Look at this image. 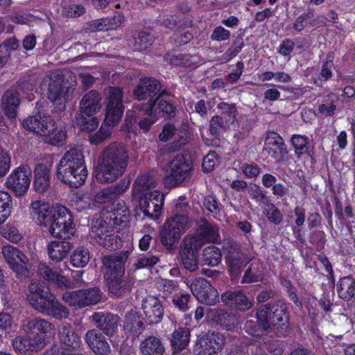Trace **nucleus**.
<instances>
[{
	"label": "nucleus",
	"mask_w": 355,
	"mask_h": 355,
	"mask_svg": "<svg viewBox=\"0 0 355 355\" xmlns=\"http://www.w3.org/2000/svg\"><path fill=\"white\" fill-rule=\"evenodd\" d=\"M190 340V330L187 327H180L174 331L171 338V345L174 352L184 349Z\"/></svg>",
	"instance_id": "obj_34"
},
{
	"label": "nucleus",
	"mask_w": 355,
	"mask_h": 355,
	"mask_svg": "<svg viewBox=\"0 0 355 355\" xmlns=\"http://www.w3.org/2000/svg\"><path fill=\"white\" fill-rule=\"evenodd\" d=\"M37 274L40 277L44 278L49 282L54 284L58 287L71 288L72 286L70 282L68 281L64 276L58 273L57 271L53 270L45 263H40L39 264Z\"/></svg>",
	"instance_id": "obj_26"
},
{
	"label": "nucleus",
	"mask_w": 355,
	"mask_h": 355,
	"mask_svg": "<svg viewBox=\"0 0 355 355\" xmlns=\"http://www.w3.org/2000/svg\"><path fill=\"white\" fill-rule=\"evenodd\" d=\"M337 292L339 297L349 300L355 295V280L352 277L340 279L337 284Z\"/></svg>",
	"instance_id": "obj_41"
},
{
	"label": "nucleus",
	"mask_w": 355,
	"mask_h": 355,
	"mask_svg": "<svg viewBox=\"0 0 355 355\" xmlns=\"http://www.w3.org/2000/svg\"><path fill=\"white\" fill-rule=\"evenodd\" d=\"M249 261L250 259L247 256H241V254H232V256H228L227 263L231 279L234 280L239 277L243 268Z\"/></svg>",
	"instance_id": "obj_35"
},
{
	"label": "nucleus",
	"mask_w": 355,
	"mask_h": 355,
	"mask_svg": "<svg viewBox=\"0 0 355 355\" xmlns=\"http://www.w3.org/2000/svg\"><path fill=\"white\" fill-rule=\"evenodd\" d=\"M58 338L64 348L75 352L81 345V340L73 327L67 323H62L58 327Z\"/></svg>",
	"instance_id": "obj_22"
},
{
	"label": "nucleus",
	"mask_w": 355,
	"mask_h": 355,
	"mask_svg": "<svg viewBox=\"0 0 355 355\" xmlns=\"http://www.w3.org/2000/svg\"><path fill=\"white\" fill-rule=\"evenodd\" d=\"M221 300L225 305L245 311L250 309L254 305V300L248 299L243 291H226L221 295Z\"/></svg>",
	"instance_id": "obj_21"
},
{
	"label": "nucleus",
	"mask_w": 355,
	"mask_h": 355,
	"mask_svg": "<svg viewBox=\"0 0 355 355\" xmlns=\"http://www.w3.org/2000/svg\"><path fill=\"white\" fill-rule=\"evenodd\" d=\"M217 108L220 110V114L223 119L228 123L232 124L236 116V108L234 103L229 104L225 102H220L217 105Z\"/></svg>",
	"instance_id": "obj_54"
},
{
	"label": "nucleus",
	"mask_w": 355,
	"mask_h": 355,
	"mask_svg": "<svg viewBox=\"0 0 355 355\" xmlns=\"http://www.w3.org/2000/svg\"><path fill=\"white\" fill-rule=\"evenodd\" d=\"M83 294V289L76 291H66L62 294V300L69 306L81 309L85 307Z\"/></svg>",
	"instance_id": "obj_46"
},
{
	"label": "nucleus",
	"mask_w": 355,
	"mask_h": 355,
	"mask_svg": "<svg viewBox=\"0 0 355 355\" xmlns=\"http://www.w3.org/2000/svg\"><path fill=\"white\" fill-rule=\"evenodd\" d=\"M137 108L139 109V112H143L142 114L146 115V117H144L139 121L138 124L139 128L145 131H148L150 126L157 119L156 108L155 107L150 113L147 110V106H137Z\"/></svg>",
	"instance_id": "obj_52"
},
{
	"label": "nucleus",
	"mask_w": 355,
	"mask_h": 355,
	"mask_svg": "<svg viewBox=\"0 0 355 355\" xmlns=\"http://www.w3.org/2000/svg\"><path fill=\"white\" fill-rule=\"evenodd\" d=\"M37 84V78L35 75H29L24 77L19 81L18 89L23 93L32 91Z\"/></svg>",
	"instance_id": "obj_61"
},
{
	"label": "nucleus",
	"mask_w": 355,
	"mask_h": 355,
	"mask_svg": "<svg viewBox=\"0 0 355 355\" xmlns=\"http://www.w3.org/2000/svg\"><path fill=\"white\" fill-rule=\"evenodd\" d=\"M223 345V338L214 332L198 336L193 353L195 355H218Z\"/></svg>",
	"instance_id": "obj_11"
},
{
	"label": "nucleus",
	"mask_w": 355,
	"mask_h": 355,
	"mask_svg": "<svg viewBox=\"0 0 355 355\" xmlns=\"http://www.w3.org/2000/svg\"><path fill=\"white\" fill-rule=\"evenodd\" d=\"M96 327L108 336H113L118 329L119 318L111 313L96 312L92 315Z\"/></svg>",
	"instance_id": "obj_19"
},
{
	"label": "nucleus",
	"mask_w": 355,
	"mask_h": 355,
	"mask_svg": "<svg viewBox=\"0 0 355 355\" xmlns=\"http://www.w3.org/2000/svg\"><path fill=\"white\" fill-rule=\"evenodd\" d=\"M21 328L25 336L16 337L12 345L16 351L22 354L43 347L55 327L49 320L36 317L24 321Z\"/></svg>",
	"instance_id": "obj_3"
},
{
	"label": "nucleus",
	"mask_w": 355,
	"mask_h": 355,
	"mask_svg": "<svg viewBox=\"0 0 355 355\" xmlns=\"http://www.w3.org/2000/svg\"><path fill=\"white\" fill-rule=\"evenodd\" d=\"M170 96L171 94H169V96H164L157 101L155 105L157 116L162 114L163 116H167L168 118H173L175 116V108L168 101Z\"/></svg>",
	"instance_id": "obj_49"
},
{
	"label": "nucleus",
	"mask_w": 355,
	"mask_h": 355,
	"mask_svg": "<svg viewBox=\"0 0 355 355\" xmlns=\"http://www.w3.org/2000/svg\"><path fill=\"white\" fill-rule=\"evenodd\" d=\"M12 198L6 191H0V224H2L11 212Z\"/></svg>",
	"instance_id": "obj_51"
},
{
	"label": "nucleus",
	"mask_w": 355,
	"mask_h": 355,
	"mask_svg": "<svg viewBox=\"0 0 355 355\" xmlns=\"http://www.w3.org/2000/svg\"><path fill=\"white\" fill-rule=\"evenodd\" d=\"M230 125L222 116L216 115L210 119L209 132L211 135L217 137L222 131L229 128Z\"/></svg>",
	"instance_id": "obj_56"
},
{
	"label": "nucleus",
	"mask_w": 355,
	"mask_h": 355,
	"mask_svg": "<svg viewBox=\"0 0 355 355\" xmlns=\"http://www.w3.org/2000/svg\"><path fill=\"white\" fill-rule=\"evenodd\" d=\"M139 351L141 355H163L165 349L159 338L150 336L141 342Z\"/></svg>",
	"instance_id": "obj_33"
},
{
	"label": "nucleus",
	"mask_w": 355,
	"mask_h": 355,
	"mask_svg": "<svg viewBox=\"0 0 355 355\" xmlns=\"http://www.w3.org/2000/svg\"><path fill=\"white\" fill-rule=\"evenodd\" d=\"M49 132L48 135H44L45 140L53 146L62 145L66 139V132L62 128H58L55 125L54 121L52 120L49 125L48 130Z\"/></svg>",
	"instance_id": "obj_42"
},
{
	"label": "nucleus",
	"mask_w": 355,
	"mask_h": 355,
	"mask_svg": "<svg viewBox=\"0 0 355 355\" xmlns=\"http://www.w3.org/2000/svg\"><path fill=\"white\" fill-rule=\"evenodd\" d=\"M189 210L187 202H178L175 205L174 214L165 220L160 230V241L168 250L175 249L181 236L192 226Z\"/></svg>",
	"instance_id": "obj_5"
},
{
	"label": "nucleus",
	"mask_w": 355,
	"mask_h": 355,
	"mask_svg": "<svg viewBox=\"0 0 355 355\" xmlns=\"http://www.w3.org/2000/svg\"><path fill=\"white\" fill-rule=\"evenodd\" d=\"M2 254L17 275L22 277L28 274L27 268L28 260L19 250L12 245H6L2 248Z\"/></svg>",
	"instance_id": "obj_15"
},
{
	"label": "nucleus",
	"mask_w": 355,
	"mask_h": 355,
	"mask_svg": "<svg viewBox=\"0 0 355 355\" xmlns=\"http://www.w3.org/2000/svg\"><path fill=\"white\" fill-rule=\"evenodd\" d=\"M182 263L185 269L190 272L196 271L198 269L197 252H180Z\"/></svg>",
	"instance_id": "obj_57"
},
{
	"label": "nucleus",
	"mask_w": 355,
	"mask_h": 355,
	"mask_svg": "<svg viewBox=\"0 0 355 355\" xmlns=\"http://www.w3.org/2000/svg\"><path fill=\"white\" fill-rule=\"evenodd\" d=\"M218 159L216 152H210L203 159L202 169L205 172L209 173L211 171L214 166L218 164Z\"/></svg>",
	"instance_id": "obj_63"
},
{
	"label": "nucleus",
	"mask_w": 355,
	"mask_h": 355,
	"mask_svg": "<svg viewBox=\"0 0 355 355\" xmlns=\"http://www.w3.org/2000/svg\"><path fill=\"white\" fill-rule=\"evenodd\" d=\"M101 95L96 90L86 93L80 102V114H96L101 109Z\"/></svg>",
	"instance_id": "obj_25"
},
{
	"label": "nucleus",
	"mask_w": 355,
	"mask_h": 355,
	"mask_svg": "<svg viewBox=\"0 0 355 355\" xmlns=\"http://www.w3.org/2000/svg\"><path fill=\"white\" fill-rule=\"evenodd\" d=\"M89 259V250L83 247L78 248L71 256V263L75 267L85 266Z\"/></svg>",
	"instance_id": "obj_53"
},
{
	"label": "nucleus",
	"mask_w": 355,
	"mask_h": 355,
	"mask_svg": "<svg viewBox=\"0 0 355 355\" xmlns=\"http://www.w3.org/2000/svg\"><path fill=\"white\" fill-rule=\"evenodd\" d=\"M48 83V98L54 103L64 107L67 87L62 85V77L57 73H52L43 80Z\"/></svg>",
	"instance_id": "obj_18"
},
{
	"label": "nucleus",
	"mask_w": 355,
	"mask_h": 355,
	"mask_svg": "<svg viewBox=\"0 0 355 355\" xmlns=\"http://www.w3.org/2000/svg\"><path fill=\"white\" fill-rule=\"evenodd\" d=\"M58 180L71 187L78 188L85 181L87 170L82 152L76 148L67 150L56 168Z\"/></svg>",
	"instance_id": "obj_6"
},
{
	"label": "nucleus",
	"mask_w": 355,
	"mask_h": 355,
	"mask_svg": "<svg viewBox=\"0 0 355 355\" xmlns=\"http://www.w3.org/2000/svg\"><path fill=\"white\" fill-rule=\"evenodd\" d=\"M291 144L297 158L305 154L311 155L309 138L306 136L293 135L291 137Z\"/></svg>",
	"instance_id": "obj_43"
},
{
	"label": "nucleus",
	"mask_w": 355,
	"mask_h": 355,
	"mask_svg": "<svg viewBox=\"0 0 355 355\" xmlns=\"http://www.w3.org/2000/svg\"><path fill=\"white\" fill-rule=\"evenodd\" d=\"M157 181L151 174L139 175L134 183L133 194L135 196H148L150 191L157 190Z\"/></svg>",
	"instance_id": "obj_27"
},
{
	"label": "nucleus",
	"mask_w": 355,
	"mask_h": 355,
	"mask_svg": "<svg viewBox=\"0 0 355 355\" xmlns=\"http://www.w3.org/2000/svg\"><path fill=\"white\" fill-rule=\"evenodd\" d=\"M51 121L52 119L49 116L36 114L25 119L23 121L22 125L25 129L43 136L44 135H48L49 132V130H47Z\"/></svg>",
	"instance_id": "obj_24"
},
{
	"label": "nucleus",
	"mask_w": 355,
	"mask_h": 355,
	"mask_svg": "<svg viewBox=\"0 0 355 355\" xmlns=\"http://www.w3.org/2000/svg\"><path fill=\"white\" fill-rule=\"evenodd\" d=\"M211 317L216 323L223 326L229 331H234L238 329L240 324L239 316L225 310H212L211 311Z\"/></svg>",
	"instance_id": "obj_28"
},
{
	"label": "nucleus",
	"mask_w": 355,
	"mask_h": 355,
	"mask_svg": "<svg viewBox=\"0 0 355 355\" xmlns=\"http://www.w3.org/2000/svg\"><path fill=\"white\" fill-rule=\"evenodd\" d=\"M85 306L96 304L102 298V292L97 287L83 289Z\"/></svg>",
	"instance_id": "obj_58"
},
{
	"label": "nucleus",
	"mask_w": 355,
	"mask_h": 355,
	"mask_svg": "<svg viewBox=\"0 0 355 355\" xmlns=\"http://www.w3.org/2000/svg\"><path fill=\"white\" fill-rule=\"evenodd\" d=\"M193 165L184 155H177L169 163L165 177V182L170 187H176L188 181L191 175Z\"/></svg>",
	"instance_id": "obj_9"
},
{
	"label": "nucleus",
	"mask_w": 355,
	"mask_h": 355,
	"mask_svg": "<svg viewBox=\"0 0 355 355\" xmlns=\"http://www.w3.org/2000/svg\"><path fill=\"white\" fill-rule=\"evenodd\" d=\"M154 41V36L148 31H140L128 41L129 46L134 50L141 51L150 47Z\"/></svg>",
	"instance_id": "obj_37"
},
{
	"label": "nucleus",
	"mask_w": 355,
	"mask_h": 355,
	"mask_svg": "<svg viewBox=\"0 0 355 355\" xmlns=\"http://www.w3.org/2000/svg\"><path fill=\"white\" fill-rule=\"evenodd\" d=\"M287 146L283 138L275 132H269L264 141L263 153L269 155L277 164L285 161L288 155Z\"/></svg>",
	"instance_id": "obj_12"
},
{
	"label": "nucleus",
	"mask_w": 355,
	"mask_h": 355,
	"mask_svg": "<svg viewBox=\"0 0 355 355\" xmlns=\"http://www.w3.org/2000/svg\"><path fill=\"white\" fill-rule=\"evenodd\" d=\"M177 287V284L173 281L168 279H162L157 284L159 295L164 299L172 297Z\"/></svg>",
	"instance_id": "obj_59"
},
{
	"label": "nucleus",
	"mask_w": 355,
	"mask_h": 355,
	"mask_svg": "<svg viewBox=\"0 0 355 355\" xmlns=\"http://www.w3.org/2000/svg\"><path fill=\"white\" fill-rule=\"evenodd\" d=\"M204 206L205 208L214 215H218L220 213V205L216 198L212 196H207L204 200Z\"/></svg>",
	"instance_id": "obj_64"
},
{
	"label": "nucleus",
	"mask_w": 355,
	"mask_h": 355,
	"mask_svg": "<svg viewBox=\"0 0 355 355\" xmlns=\"http://www.w3.org/2000/svg\"><path fill=\"white\" fill-rule=\"evenodd\" d=\"M105 95L106 96L105 123L115 125L120 121L123 113V89L119 87H110L105 89Z\"/></svg>",
	"instance_id": "obj_10"
},
{
	"label": "nucleus",
	"mask_w": 355,
	"mask_h": 355,
	"mask_svg": "<svg viewBox=\"0 0 355 355\" xmlns=\"http://www.w3.org/2000/svg\"><path fill=\"white\" fill-rule=\"evenodd\" d=\"M116 208L107 214V219L109 218L108 224L114 227L122 225L128 219L129 209L123 202L118 203Z\"/></svg>",
	"instance_id": "obj_40"
},
{
	"label": "nucleus",
	"mask_w": 355,
	"mask_h": 355,
	"mask_svg": "<svg viewBox=\"0 0 355 355\" xmlns=\"http://www.w3.org/2000/svg\"><path fill=\"white\" fill-rule=\"evenodd\" d=\"M31 169L28 165H22L15 170L7 178L6 185L17 195L24 194L31 184Z\"/></svg>",
	"instance_id": "obj_16"
},
{
	"label": "nucleus",
	"mask_w": 355,
	"mask_h": 355,
	"mask_svg": "<svg viewBox=\"0 0 355 355\" xmlns=\"http://www.w3.org/2000/svg\"><path fill=\"white\" fill-rule=\"evenodd\" d=\"M85 341L94 353L98 355H107L110 347L105 338L97 329L89 330L85 334Z\"/></svg>",
	"instance_id": "obj_23"
},
{
	"label": "nucleus",
	"mask_w": 355,
	"mask_h": 355,
	"mask_svg": "<svg viewBox=\"0 0 355 355\" xmlns=\"http://www.w3.org/2000/svg\"><path fill=\"white\" fill-rule=\"evenodd\" d=\"M286 309V304L281 300L261 305L257 309V322L267 331L283 335L288 328Z\"/></svg>",
	"instance_id": "obj_7"
},
{
	"label": "nucleus",
	"mask_w": 355,
	"mask_h": 355,
	"mask_svg": "<svg viewBox=\"0 0 355 355\" xmlns=\"http://www.w3.org/2000/svg\"><path fill=\"white\" fill-rule=\"evenodd\" d=\"M172 140L173 143L171 144L170 149L173 151L178 150L182 146L187 144L190 140V135L187 128L185 126L177 128Z\"/></svg>",
	"instance_id": "obj_45"
},
{
	"label": "nucleus",
	"mask_w": 355,
	"mask_h": 355,
	"mask_svg": "<svg viewBox=\"0 0 355 355\" xmlns=\"http://www.w3.org/2000/svg\"><path fill=\"white\" fill-rule=\"evenodd\" d=\"M313 17V10H309L297 17L293 24V28L297 32H301L309 26H315L316 24V19Z\"/></svg>",
	"instance_id": "obj_47"
},
{
	"label": "nucleus",
	"mask_w": 355,
	"mask_h": 355,
	"mask_svg": "<svg viewBox=\"0 0 355 355\" xmlns=\"http://www.w3.org/2000/svg\"><path fill=\"white\" fill-rule=\"evenodd\" d=\"M129 254L128 251H121L104 256L102 258V263L105 276L124 275L125 263Z\"/></svg>",
	"instance_id": "obj_17"
},
{
	"label": "nucleus",
	"mask_w": 355,
	"mask_h": 355,
	"mask_svg": "<svg viewBox=\"0 0 355 355\" xmlns=\"http://www.w3.org/2000/svg\"><path fill=\"white\" fill-rule=\"evenodd\" d=\"M28 291L27 300L31 306L37 311L57 320L69 316L68 309L55 300L44 283L32 281L28 285Z\"/></svg>",
	"instance_id": "obj_4"
},
{
	"label": "nucleus",
	"mask_w": 355,
	"mask_h": 355,
	"mask_svg": "<svg viewBox=\"0 0 355 355\" xmlns=\"http://www.w3.org/2000/svg\"><path fill=\"white\" fill-rule=\"evenodd\" d=\"M133 95L138 101H148L141 106H147V110L150 113L157 101L164 96H169V93L166 89H162L160 83L157 80L145 77L139 80L133 90Z\"/></svg>",
	"instance_id": "obj_8"
},
{
	"label": "nucleus",
	"mask_w": 355,
	"mask_h": 355,
	"mask_svg": "<svg viewBox=\"0 0 355 355\" xmlns=\"http://www.w3.org/2000/svg\"><path fill=\"white\" fill-rule=\"evenodd\" d=\"M199 239L204 245L206 243H215L219 237L218 227L209 223H204L200 225L196 231Z\"/></svg>",
	"instance_id": "obj_38"
},
{
	"label": "nucleus",
	"mask_w": 355,
	"mask_h": 355,
	"mask_svg": "<svg viewBox=\"0 0 355 355\" xmlns=\"http://www.w3.org/2000/svg\"><path fill=\"white\" fill-rule=\"evenodd\" d=\"M94 115L78 113L76 117V123L82 130L94 131L98 125V120Z\"/></svg>",
	"instance_id": "obj_44"
},
{
	"label": "nucleus",
	"mask_w": 355,
	"mask_h": 355,
	"mask_svg": "<svg viewBox=\"0 0 355 355\" xmlns=\"http://www.w3.org/2000/svg\"><path fill=\"white\" fill-rule=\"evenodd\" d=\"M202 241L199 239L196 234L187 235L182 240L180 252H197L202 247Z\"/></svg>",
	"instance_id": "obj_48"
},
{
	"label": "nucleus",
	"mask_w": 355,
	"mask_h": 355,
	"mask_svg": "<svg viewBox=\"0 0 355 355\" xmlns=\"http://www.w3.org/2000/svg\"><path fill=\"white\" fill-rule=\"evenodd\" d=\"M30 214L37 225L49 227V232L53 237L69 240L74 234L73 216L64 206L53 209L49 204L36 200L31 205Z\"/></svg>",
	"instance_id": "obj_1"
},
{
	"label": "nucleus",
	"mask_w": 355,
	"mask_h": 355,
	"mask_svg": "<svg viewBox=\"0 0 355 355\" xmlns=\"http://www.w3.org/2000/svg\"><path fill=\"white\" fill-rule=\"evenodd\" d=\"M266 205L268 207L263 210L266 217L270 222L279 225L283 220V215L273 204L268 202Z\"/></svg>",
	"instance_id": "obj_60"
},
{
	"label": "nucleus",
	"mask_w": 355,
	"mask_h": 355,
	"mask_svg": "<svg viewBox=\"0 0 355 355\" xmlns=\"http://www.w3.org/2000/svg\"><path fill=\"white\" fill-rule=\"evenodd\" d=\"M128 150L122 142L114 141L102 152L96 173V180L101 183L114 182L122 175L128 165Z\"/></svg>",
	"instance_id": "obj_2"
},
{
	"label": "nucleus",
	"mask_w": 355,
	"mask_h": 355,
	"mask_svg": "<svg viewBox=\"0 0 355 355\" xmlns=\"http://www.w3.org/2000/svg\"><path fill=\"white\" fill-rule=\"evenodd\" d=\"M105 127H101L97 132L89 136V140L92 144L98 145L110 138L112 132L110 128L112 125L107 123Z\"/></svg>",
	"instance_id": "obj_55"
},
{
	"label": "nucleus",
	"mask_w": 355,
	"mask_h": 355,
	"mask_svg": "<svg viewBox=\"0 0 355 355\" xmlns=\"http://www.w3.org/2000/svg\"><path fill=\"white\" fill-rule=\"evenodd\" d=\"M139 208L144 217L155 220L160 215L164 195L158 190L150 191L148 196H139Z\"/></svg>",
	"instance_id": "obj_14"
},
{
	"label": "nucleus",
	"mask_w": 355,
	"mask_h": 355,
	"mask_svg": "<svg viewBox=\"0 0 355 355\" xmlns=\"http://www.w3.org/2000/svg\"><path fill=\"white\" fill-rule=\"evenodd\" d=\"M128 188V184L121 182L115 186H111L98 191L95 196V201L103 204L115 200L117 197L125 192Z\"/></svg>",
	"instance_id": "obj_32"
},
{
	"label": "nucleus",
	"mask_w": 355,
	"mask_h": 355,
	"mask_svg": "<svg viewBox=\"0 0 355 355\" xmlns=\"http://www.w3.org/2000/svg\"><path fill=\"white\" fill-rule=\"evenodd\" d=\"M264 277L263 266L259 261H252L243 276L242 284H250L261 282Z\"/></svg>",
	"instance_id": "obj_39"
},
{
	"label": "nucleus",
	"mask_w": 355,
	"mask_h": 355,
	"mask_svg": "<svg viewBox=\"0 0 355 355\" xmlns=\"http://www.w3.org/2000/svg\"><path fill=\"white\" fill-rule=\"evenodd\" d=\"M248 193L252 199L259 203L268 205L270 201L265 192L257 185L250 187Z\"/></svg>",
	"instance_id": "obj_62"
},
{
	"label": "nucleus",
	"mask_w": 355,
	"mask_h": 355,
	"mask_svg": "<svg viewBox=\"0 0 355 355\" xmlns=\"http://www.w3.org/2000/svg\"><path fill=\"white\" fill-rule=\"evenodd\" d=\"M202 256L205 264L211 266L218 265L222 258L220 250L213 245L205 248Z\"/></svg>",
	"instance_id": "obj_50"
},
{
	"label": "nucleus",
	"mask_w": 355,
	"mask_h": 355,
	"mask_svg": "<svg viewBox=\"0 0 355 355\" xmlns=\"http://www.w3.org/2000/svg\"><path fill=\"white\" fill-rule=\"evenodd\" d=\"M109 292L116 297H121L129 293L132 288V284L123 275H113L107 277Z\"/></svg>",
	"instance_id": "obj_31"
},
{
	"label": "nucleus",
	"mask_w": 355,
	"mask_h": 355,
	"mask_svg": "<svg viewBox=\"0 0 355 355\" xmlns=\"http://www.w3.org/2000/svg\"><path fill=\"white\" fill-rule=\"evenodd\" d=\"M191 291L201 303L211 306L216 303L218 293L205 278H196L190 286Z\"/></svg>",
	"instance_id": "obj_13"
},
{
	"label": "nucleus",
	"mask_w": 355,
	"mask_h": 355,
	"mask_svg": "<svg viewBox=\"0 0 355 355\" xmlns=\"http://www.w3.org/2000/svg\"><path fill=\"white\" fill-rule=\"evenodd\" d=\"M72 249V244L68 240L53 241L47 245L49 257L53 261L59 262L66 258Z\"/></svg>",
	"instance_id": "obj_29"
},
{
	"label": "nucleus",
	"mask_w": 355,
	"mask_h": 355,
	"mask_svg": "<svg viewBox=\"0 0 355 355\" xmlns=\"http://www.w3.org/2000/svg\"><path fill=\"white\" fill-rule=\"evenodd\" d=\"M20 103L19 93L14 89H8L1 97V107L8 118H15L17 109Z\"/></svg>",
	"instance_id": "obj_30"
},
{
	"label": "nucleus",
	"mask_w": 355,
	"mask_h": 355,
	"mask_svg": "<svg viewBox=\"0 0 355 355\" xmlns=\"http://www.w3.org/2000/svg\"><path fill=\"white\" fill-rule=\"evenodd\" d=\"M144 313L150 324H157L164 316V308L160 300L153 295L146 297L141 304Z\"/></svg>",
	"instance_id": "obj_20"
},
{
	"label": "nucleus",
	"mask_w": 355,
	"mask_h": 355,
	"mask_svg": "<svg viewBox=\"0 0 355 355\" xmlns=\"http://www.w3.org/2000/svg\"><path fill=\"white\" fill-rule=\"evenodd\" d=\"M95 239L100 245L109 250H116L121 243V240L117 235L107 232H104L103 228L96 230Z\"/></svg>",
	"instance_id": "obj_36"
}]
</instances>
